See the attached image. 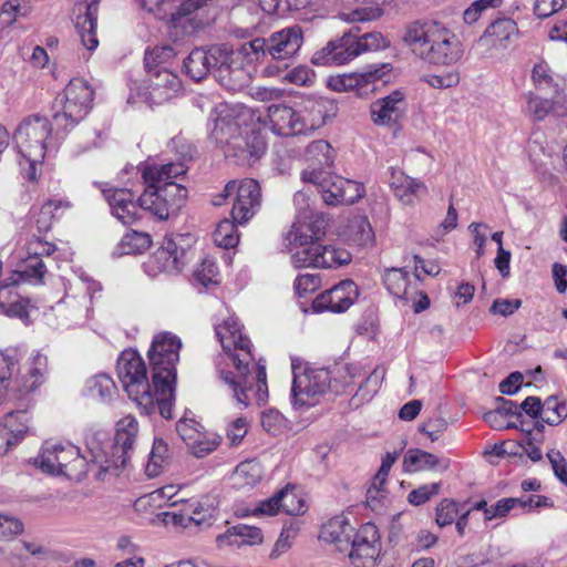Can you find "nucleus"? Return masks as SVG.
I'll return each mask as SVG.
<instances>
[{
    "instance_id": "f257e3e1",
    "label": "nucleus",
    "mask_w": 567,
    "mask_h": 567,
    "mask_svg": "<svg viewBox=\"0 0 567 567\" xmlns=\"http://www.w3.org/2000/svg\"><path fill=\"white\" fill-rule=\"evenodd\" d=\"M24 349L9 346L0 349V404L20 402L23 409L8 412L0 422V456L17 445L30 432L29 396L44 381L48 359L40 352H34L20 367Z\"/></svg>"
},
{
    "instance_id": "f03ea898",
    "label": "nucleus",
    "mask_w": 567,
    "mask_h": 567,
    "mask_svg": "<svg viewBox=\"0 0 567 567\" xmlns=\"http://www.w3.org/2000/svg\"><path fill=\"white\" fill-rule=\"evenodd\" d=\"M224 355L236 369L234 372L216 363L220 380L229 388L238 404L247 408L261 405L268 400V385L266 365L256 362L252 354V344L241 331L238 321L230 317L215 327Z\"/></svg>"
},
{
    "instance_id": "7ed1b4c3",
    "label": "nucleus",
    "mask_w": 567,
    "mask_h": 567,
    "mask_svg": "<svg viewBox=\"0 0 567 567\" xmlns=\"http://www.w3.org/2000/svg\"><path fill=\"white\" fill-rule=\"evenodd\" d=\"M249 120L250 110L228 103H218L208 120L210 137L223 145L227 157L243 165L255 163L267 148L260 132L248 125Z\"/></svg>"
},
{
    "instance_id": "20e7f679",
    "label": "nucleus",
    "mask_w": 567,
    "mask_h": 567,
    "mask_svg": "<svg viewBox=\"0 0 567 567\" xmlns=\"http://www.w3.org/2000/svg\"><path fill=\"white\" fill-rule=\"evenodd\" d=\"M186 169L181 162L146 164L142 171L145 190L138 197L141 209L158 220H167L177 215L186 203L187 189L175 179L185 174Z\"/></svg>"
},
{
    "instance_id": "39448f33",
    "label": "nucleus",
    "mask_w": 567,
    "mask_h": 567,
    "mask_svg": "<svg viewBox=\"0 0 567 567\" xmlns=\"http://www.w3.org/2000/svg\"><path fill=\"white\" fill-rule=\"evenodd\" d=\"M403 42L414 56L436 66L458 63L465 48L457 34L439 21H415L409 24Z\"/></svg>"
},
{
    "instance_id": "423d86ee",
    "label": "nucleus",
    "mask_w": 567,
    "mask_h": 567,
    "mask_svg": "<svg viewBox=\"0 0 567 567\" xmlns=\"http://www.w3.org/2000/svg\"><path fill=\"white\" fill-rule=\"evenodd\" d=\"M181 348L182 341L176 334L163 331L154 336L147 352L158 412L167 420L172 419L175 402L176 363L179 360Z\"/></svg>"
},
{
    "instance_id": "0eeeda50",
    "label": "nucleus",
    "mask_w": 567,
    "mask_h": 567,
    "mask_svg": "<svg viewBox=\"0 0 567 567\" xmlns=\"http://www.w3.org/2000/svg\"><path fill=\"white\" fill-rule=\"evenodd\" d=\"M13 144L19 154L21 174L29 182L37 181L47 152L58 148L50 121L39 114L20 121L13 133Z\"/></svg>"
},
{
    "instance_id": "6e6552de",
    "label": "nucleus",
    "mask_w": 567,
    "mask_h": 567,
    "mask_svg": "<svg viewBox=\"0 0 567 567\" xmlns=\"http://www.w3.org/2000/svg\"><path fill=\"white\" fill-rule=\"evenodd\" d=\"M266 41L256 38L241 44L236 50L227 44L213 45L215 58V78L230 91H239L251 79L252 64L259 54H265Z\"/></svg>"
},
{
    "instance_id": "1a4fd4ad",
    "label": "nucleus",
    "mask_w": 567,
    "mask_h": 567,
    "mask_svg": "<svg viewBox=\"0 0 567 567\" xmlns=\"http://www.w3.org/2000/svg\"><path fill=\"white\" fill-rule=\"evenodd\" d=\"M116 371L128 398L142 413L152 414L158 409L156 389L150 384L145 362L135 350L127 349L120 354Z\"/></svg>"
},
{
    "instance_id": "9d476101",
    "label": "nucleus",
    "mask_w": 567,
    "mask_h": 567,
    "mask_svg": "<svg viewBox=\"0 0 567 567\" xmlns=\"http://www.w3.org/2000/svg\"><path fill=\"white\" fill-rule=\"evenodd\" d=\"M138 433V423L135 416L128 414L116 423V432L113 441L102 443L101 446L90 445L93 464H99L97 477L126 465L131 457L133 446Z\"/></svg>"
},
{
    "instance_id": "9b49d317",
    "label": "nucleus",
    "mask_w": 567,
    "mask_h": 567,
    "mask_svg": "<svg viewBox=\"0 0 567 567\" xmlns=\"http://www.w3.org/2000/svg\"><path fill=\"white\" fill-rule=\"evenodd\" d=\"M34 465L43 473L80 481L94 464L92 461L90 464L71 443L45 442L34 458Z\"/></svg>"
},
{
    "instance_id": "f8f14e48",
    "label": "nucleus",
    "mask_w": 567,
    "mask_h": 567,
    "mask_svg": "<svg viewBox=\"0 0 567 567\" xmlns=\"http://www.w3.org/2000/svg\"><path fill=\"white\" fill-rule=\"evenodd\" d=\"M94 90L83 79H72L54 102L53 121L64 130L79 124L92 109Z\"/></svg>"
},
{
    "instance_id": "ddd939ff",
    "label": "nucleus",
    "mask_w": 567,
    "mask_h": 567,
    "mask_svg": "<svg viewBox=\"0 0 567 567\" xmlns=\"http://www.w3.org/2000/svg\"><path fill=\"white\" fill-rule=\"evenodd\" d=\"M227 198H231V217L237 224L247 223L259 209L261 203L260 186L257 181L246 178L229 181L224 190L216 195L212 203L221 206Z\"/></svg>"
},
{
    "instance_id": "4468645a",
    "label": "nucleus",
    "mask_w": 567,
    "mask_h": 567,
    "mask_svg": "<svg viewBox=\"0 0 567 567\" xmlns=\"http://www.w3.org/2000/svg\"><path fill=\"white\" fill-rule=\"evenodd\" d=\"M189 245V235L166 237L162 246L143 264L145 274L151 278L162 274H178L187 262V247Z\"/></svg>"
},
{
    "instance_id": "2eb2a0df",
    "label": "nucleus",
    "mask_w": 567,
    "mask_h": 567,
    "mask_svg": "<svg viewBox=\"0 0 567 567\" xmlns=\"http://www.w3.org/2000/svg\"><path fill=\"white\" fill-rule=\"evenodd\" d=\"M331 386V373L324 368H305L302 371L293 367L292 403L296 408L312 406L317 398L324 394Z\"/></svg>"
},
{
    "instance_id": "dca6fc26",
    "label": "nucleus",
    "mask_w": 567,
    "mask_h": 567,
    "mask_svg": "<svg viewBox=\"0 0 567 567\" xmlns=\"http://www.w3.org/2000/svg\"><path fill=\"white\" fill-rule=\"evenodd\" d=\"M87 291H99L100 286L95 281H89ZM58 319L56 328L69 329L86 326L93 317L92 296L90 292L80 297L66 295L54 307Z\"/></svg>"
},
{
    "instance_id": "f3484780",
    "label": "nucleus",
    "mask_w": 567,
    "mask_h": 567,
    "mask_svg": "<svg viewBox=\"0 0 567 567\" xmlns=\"http://www.w3.org/2000/svg\"><path fill=\"white\" fill-rule=\"evenodd\" d=\"M55 250L52 243L41 237L33 236L24 246V254L21 257L19 268L14 271V284L27 282L31 285L43 284L47 267L42 261V256H50Z\"/></svg>"
},
{
    "instance_id": "a211bd4d",
    "label": "nucleus",
    "mask_w": 567,
    "mask_h": 567,
    "mask_svg": "<svg viewBox=\"0 0 567 567\" xmlns=\"http://www.w3.org/2000/svg\"><path fill=\"white\" fill-rule=\"evenodd\" d=\"M182 90L178 75L168 68L147 70V81L137 87L136 96L150 106L161 105L176 97Z\"/></svg>"
},
{
    "instance_id": "6ab92c4d",
    "label": "nucleus",
    "mask_w": 567,
    "mask_h": 567,
    "mask_svg": "<svg viewBox=\"0 0 567 567\" xmlns=\"http://www.w3.org/2000/svg\"><path fill=\"white\" fill-rule=\"evenodd\" d=\"M349 558L360 567H365L374 561L380 553V534L372 523L362 525L351 538Z\"/></svg>"
},
{
    "instance_id": "aec40b11",
    "label": "nucleus",
    "mask_w": 567,
    "mask_h": 567,
    "mask_svg": "<svg viewBox=\"0 0 567 567\" xmlns=\"http://www.w3.org/2000/svg\"><path fill=\"white\" fill-rule=\"evenodd\" d=\"M406 107L405 93L401 90H394L389 95L371 103V121L378 126L392 127L402 118Z\"/></svg>"
},
{
    "instance_id": "412c9836",
    "label": "nucleus",
    "mask_w": 567,
    "mask_h": 567,
    "mask_svg": "<svg viewBox=\"0 0 567 567\" xmlns=\"http://www.w3.org/2000/svg\"><path fill=\"white\" fill-rule=\"evenodd\" d=\"M99 0H79L73 8L74 25L83 47L93 51L99 45L96 37Z\"/></svg>"
},
{
    "instance_id": "4be33fe9",
    "label": "nucleus",
    "mask_w": 567,
    "mask_h": 567,
    "mask_svg": "<svg viewBox=\"0 0 567 567\" xmlns=\"http://www.w3.org/2000/svg\"><path fill=\"white\" fill-rule=\"evenodd\" d=\"M358 298V287L352 280H343L320 293L312 302L315 312H343Z\"/></svg>"
},
{
    "instance_id": "5701e85b",
    "label": "nucleus",
    "mask_w": 567,
    "mask_h": 567,
    "mask_svg": "<svg viewBox=\"0 0 567 567\" xmlns=\"http://www.w3.org/2000/svg\"><path fill=\"white\" fill-rule=\"evenodd\" d=\"M213 2L214 0H179L176 11L171 17V37L177 41L194 33L200 25V21L194 14Z\"/></svg>"
},
{
    "instance_id": "b1692460",
    "label": "nucleus",
    "mask_w": 567,
    "mask_h": 567,
    "mask_svg": "<svg viewBox=\"0 0 567 567\" xmlns=\"http://www.w3.org/2000/svg\"><path fill=\"white\" fill-rule=\"evenodd\" d=\"M519 34L516 22L511 18L493 21L476 41L477 48L484 53L505 49Z\"/></svg>"
},
{
    "instance_id": "393cba45",
    "label": "nucleus",
    "mask_w": 567,
    "mask_h": 567,
    "mask_svg": "<svg viewBox=\"0 0 567 567\" xmlns=\"http://www.w3.org/2000/svg\"><path fill=\"white\" fill-rule=\"evenodd\" d=\"M327 226L328 221L322 214L296 216L287 239L291 245L306 246L324 236Z\"/></svg>"
},
{
    "instance_id": "a878e982",
    "label": "nucleus",
    "mask_w": 567,
    "mask_h": 567,
    "mask_svg": "<svg viewBox=\"0 0 567 567\" xmlns=\"http://www.w3.org/2000/svg\"><path fill=\"white\" fill-rule=\"evenodd\" d=\"M109 203L111 214L124 225H131L140 217V203L135 202L134 194L126 188L102 189Z\"/></svg>"
},
{
    "instance_id": "bb28decb",
    "label": "nucleus",
    "mask_w": 567,
    "mask_h": 567,
    "mask_svg": "<svg viewBox=\"0 0 567 567\" xmlns=\"http://www.w3.org/2000/svg\"><path fill=\"white\" fill-rule=\"evenodd\" d=\"M265 41V53L267 52L276 60H282L293 56L300 50L303 38L299 27H290L272 33Z\"/></svg>"
},
{
    "instance_id": "cd10ccee",
    "label": "nucleus",
    "mask_w": 567,
    "mask_h": 567,
    "mask_svg": "<svg viewBox=\"0 0 567 567\" xmlns=\"http://www.w3.org/2000/svg\"><path fill=\"white\" fill-rule=\"evenodd\" d=\"M389 185L394 196L405 206H413L420 197L427 193V187L423 182L393 167L390 168Z\"/></svg>"
},
{
    "instance_id": "c85d7f7f",
    "label": "nucleus",
    "mask_w": 567,
    "mask_h": 567,
    "mask_svg": "<svg viewBox=\"0 0 567 567\" xmlns=\"http://www.w3.org/2000/svg\"><path fill=\"white\" fill-rule=\"evenodd\" d=\"M271 131L277 135L303 134L300 113L284 104H272L267 109Z\"/></svg>"
},
{
    "instance_id": "c756f323",
    "label": "nucleus",
    "mask_w": 567,
    "mask_h": 567,
    "mask_svg": "<svg viewBox=\"0 0 567 567\" xmlns=\"http://www.w3.org/2000/svg\"><path fill=\"white\" fill-rule=\"evenodd\" d=\"M301 181L317 187L327 205H340L339 199H341L340 196L342 193L340 181H343V177L329 175L324 171H317L313 168L302 171Z\"/></svg>"
},
{
    "instance_id": "7c9ffc66",
    "label": "nucleus",
    "mask_w": 567,
    "mask_h": 567,
    "mask_svg": "<svg viewBox=\"0 0 567 567\" xmlns=\"http://www.w3.org/2000/svg\"><path fill=\"white\" fill-rule=\"evenodd\" d=\"M383 281L389 292L401 300H414L419 293L420 275H410L403 268L388 269Z\"/></svg>"
},
{
    "instance_id": "2f4dec72",
    "label": "nucleus",
    "mask_w": 567,
    "mask_h": 567,
    "mask_svg": "<svg viewBox=\"0 0 567 567\" xmlns=\"http://www.w3.org/2000/svg\"><path fill=\"white\" fill-rule=\"evenodd\" d=\"M377 80H379L378 71L343 73L329 76L327 79V86L334 92L355 91L358 95H363L374 90Z\"/></svg>"
},
{
    "instance_id": "473e14b6",
    "label": "nucleus",
    "mask_w": 567,
    "mask_h": 567,
    "mask_svg": "<svg viewBox=\"0 0 567 567\" xmlns=\"http://www.w3.org/2000/svg\"><path fill=\"white\" fill-rule=\"evenodd\" d=\"M349 37L346 33L337 39L331 40L326 47L313 53L311 62L315 65L321 66H339L344 65L352 61L349 51Z\"/></svg>"
},
{
    "instance_id": "72a5a7b5",
    "label": "nucleus",
    "mask_w": 567,
    "mask_h": 567,
    "mask_svg": "<svg viewBox=\"0 0 567 567\" xmlns=\"http://www.w3.org/2000/svg\"><path fill=\"white\" fill-rule=\"evenodd\" d=\"M404 468L406 472H445L450 467V460L433 453L413 449L404 455Z\"/></svg>"
},
{
    "instance_id": "f704fd0d",
    "label": "nucleus",
    "mask_w": 567,
    "mask_h": 567,
    "mask_svg": "<svg viewBox=\"0 0 567 567\" xmlns=\"http://www.w3.org/2000/svg\"><path fill=\"white\" fill-rule=\"evenodd\" d=\"M262 533L258 527L238 524L216 537L218 548L254 546L262 543Z\"/></svg>"
},
{
    "instance_id": "c9c22d12",
    "label": "nucleus",
    "mask_w": 567,
    "mask_h": 567,
    "mask_svg": "<svg viewBox=\"0 0 567 567\" xmlns=\"http://www.w3.org/2000/svg\"><path fill=\"white\" fill-rule=\"evenodd\" d=\"M354 528L349 520L342 516H334L321 527L319 538L322 542L332 544L340 551L349 548Z\"/></svg>"
},
{
    "instance_id": "e433bc0d",
    "label": "nucleus",
    "mask_w": 567,
    "mask_h": 567,
    "mask_svg": "<svg viewBox=\"0 0 567 567\" xmlns=\"http://www.w3.org/2000/svg\"><path fill=\"white\" fill-rule=\"evenodd\" d=\"M213 45L207 50L194 49L184 61L186 73L195 81L203 80L209 72L215 74Z\"/></svg>"
},
{
    "instance_id": "4c0bfd02",
    "label": "nucleus",
    "mask_w": 567,
    "mask_h": 567,
    "mask_svg": "<svg viewBox=\"0 0 567 567\" xmlns=\"http://www.w3.org/2000/svg\"><path fill=\"white\" fill-rule=\"evenodd\" d=\"M305 158L309 164L307 169L323 171L333 165L336 152L329 142L324 140H317L308 144Z\"/></svg>"
},
{
    "instance_id": "58836bf2",
    "label": "nucleus",
    "mask_w": 567,
    "mask_h": 567,
    "mask_svg": "<svg viewBox=\"0 0 567 567\" xmlns=\"http://www.w3.org/2000/svg\"><path fill=\"white\" fill-rule=\"evenodd\" d=\"M69 203L61 199H48L39 208L32 210V219L40 233H47L51 229L55 219H58Z\"/></svg>"
},
{
    "instance_id": "ea45409f",
    "label": "nucleus",
    "mask_w": 567,
    "mask_h": 567,
    "mask_svg": "<svg viewBox=\"0 0 567 567\" xmlns=\"http://www.w3.org/2000/svg\"><path fill=\"white\" fill-rule=\"evenodd\" d=\"M346 35L349 37L348 47L352 60L365 52L378 51L389 47V41L380 32H369L360 37L348 32Z\"/></svg>"
},
{
    "instance_id": "a19ab883",
    "label": "nucleus",
    "mask_w": 567,
    "mask_h": 567,
    "mask_svg": "<svg viewBox=\"0 0 567 567\" xmlns=\"http://www.w3.org/2000/svg\"><path fill=\"white\" fill-rule=\"evenodd\" d=\"M116 385L113 379L105 373H97L85 382L84 393L87 398L102 403L110 402L116 394Z\"/></svg>"
},
{
    "instance_id": "79ce46f5",
    "label": "nucleus",
    "mask_w": 567,
    "mask_h": 567,
    "mask_svg": "<svg viewBox=\"0 0 567 567\" xmlns=\"http://www.w3.org/2000/svg\"><path fill=\"white\" fill-rule=\"evenodd\" d=\"M532 79L535 87L553 97L558 96L560 92L559 79L550 70L548 64L544 61L534 65L532 71Z\"/></svg>"
},
{
    "instance_id": "37998d69",
    "label": "nucleus",
    "mask_w": 567,
    "mask_h": 567,
    "mask_svg": "<svg viewBox=\"0 0 567 567\" xmlns=\"http://www.w3.org/2000/svg\"><path fill=\"white\" fill-rule=\"evenodd\" d=\"M262 477V468L259 462L248 460L241 462L231 475L233 485L236 488L254 487Z\"/></svg>"
},
{
    "instance_id": "c03bdc74",
    "label": "nucleus",
    "mask_w": 567,
    "mask_h": 567,
    "mask_svg": "<svg viewBox=\"0 0 567 567\" xmlns=\"http://www.w3.org/2000/svg\"><path fill=\"white\" fill-rule=\"evenodd\" d=\"M317 255L318 268H338L351 261L348 250L333 245L317 244Z\"/></svg>"
},
{
    "instance_id": "a18cd8bd",
    "label": "nucleus",
    "mask_w": 567,
    "mask_h": 567,
    "mask_svg": "<svg viewBox=\"0 0 567 567\" xmlns=\"http://www.w3.org/2000/svg\"><path fill=\"white\" fill-rule=\"evenodd\" d=\"M177 485H166L157 488L146 495L136 499L134 507L136 511L145 509L147 506L162 507L164 505L171 506V503L178 493Z\"/></svg>"
},
{
    "instance_id": "49530a36",
    "label": "nucleus",
    "mask_w": 567,
    "mask_h": 567,
    "mask_svg": "<svg viewBox=\"0 0 567 567\" xmlns=\"http://www.w3.org/2000/svg\"><path fill=\"white\" fill-rule=\"evenodd\" d=\"M152 244L151 236L147 233L128 231L116 246L117 255L142 254L150 248Z\"/></svg>"
},
{
    "instance_id": "de8ad7c7",
    "label": "nucleus",
    "mask_w": 567,
    "mask_h": 567,
    "mask_svg": "<svg viewBox=\"0 0 567 567\" xmlns=\"http://www.w3.org/2000/svg\"><path fill=\"white\" fill-rule=\"evenodd\" d=\"M384 379V370L375 368L360 384L353 400L357 404L370 401L379 391Z\"/></svg>"
},
{
    "instance_id": "09e8293b",
    "label": "nucleus",
    "mask_w": 567,
    "mask_h": 567,
    "mask_svg": "<svg viewBox=\"0 0 567 567\" xmlns=\"http://www.w3.org/2000/svg\"><path fill=\"white\" fill-rule=\"evenodd\" d=\"M31 11L30 0H8L0 11V23L9 27L18 19L27 17Z\"/></svg>"
},
{
    "instance_id": "8fccbe9b",
    "label": "nucleus",
    "mask_w": 567,
    "mask_h": 567,
    "mask_svg": "<svg viewBox=\"0 0 567 567\" xmlns=\"http://www.w3.org/2000/svg\"><path fill=\"white\" fill-rule=\"evenodd\" d=\"M214 243L221 248H234L239 241V235L236 229V221L224 219L213 233Z\"/></svg>"
},
{
    "instance_id": "3c124183",
    "label": "nucleus",
    "mask_w": 567,
    "mask_h": 567,
    "mask_svg": "<svg viewBox=\"0 0 567 567\" xmlns=\"http://www.w3.org/2000/svg\"><path fill=\"white\" fill-rule=\"evenodd\" d=\"M300 113V121L303 126V134L315 131L324 124L322 105L318 102H310L303 106Z\"/></svg>"
},
{
    "instance_id": "603ef678",
    "label": "nucleus",
    "mask_w": 567,
    "mask_h": 567,
    "mask_svg": "<svg viewBox=\"0 0 567 567\" xmlns=\"http://www.w3.org/2000/svg\"><path fill=\"white\" fill-rule=\"evenodd\" d=\"M299 529L300 526L298 522L286 524L269 554V558L275 560L282 554L287 553L291 548L292 542L297 537Z\"/></svg>"
},
{
    "instance_id": "864d4df0",
    "label": "nucleus",
    "mask_w": 567,
    "mask_h": 567,
    "mask_svg": "<svg viewBox=\"0 0 567 567\" xmlns=\"http://www.w3.org/2000/svg\"><path fill=\"white\" fill-rule=\"evenodd\" d=\"M175 50L169 45L155 47L147 50L144 62L146 70H161L175 58Z\"/></svg>"
},
{
    "instance_id": "5fc2aeb1",
    "label": "nucleus",
    "mask_w": 567,
    "mask_h": 567,
    "mask_svg": "<svg viewBox=\"0 0 567 567\" xmlns=\"http://www.w3.org/2000/svg\"><path fill=\"white\" fill-rule=\"evenodd\" d=\"M465 509V504L455 502L454 499L444 498L436 507L435 522L440 527H445L455 522V519Z\"/></svg>"
},
{
    "instance_id": "6e6d98bb",
    "label": "nucleus",
    "mask_w": 567,
    "mask_h": 567,
    "mask_svg": "<svg viewBox=\"0 0 567 567\" xmlns=\"http://www.w3.org/2000/svg\"><path fill=\"white\" fill-rule=\"evenodd\" d=\"M526 113L535 121H543L551 111H554L555 105L560 103V101L543 99L533 93H528L526 95Z\"/></svg>"
},
{
    "instance_id": "4d7b16f0",
    "label": "nucleus",
    "mask_w": 567,
    "mask_h": 567,
    "mask_svg": "<svg viewBox=\"0 0 567 567\" xmlns=\"http://www.w3.org/2000/svg\"><path fill=\"white\" fill-rule=\"evenodd\" d=\"M295 249L291 252V264L295 268L315 267L317 265V244L312 243L306 246L293 245Z\"/></svg>"
},
{
    "instance_id": "13d9d810",
    "label": "nucleus",
    "mask_w": 567,
    "mask_h": 567,
    "mask_svg": "<svg viewBox=\"0 0 567 567\" xmlns=\"http://www.w3.org/2000/svg\"><path fill=\"white\" fill-rule=\"evenodd\" d=\"M381 16L382 9L375 4L359 6L341 13V18L350 23L374 21Z\"/></svg>"
},
{
    "instance_id": "bf43d9fd",
    "label": "nucleus",
    "mask_w": 567,
    "mask_h": 567,
    "mask_svg": "<svg viewBox=\"0 0 567 567\" xmlns=\"http://www.w3.org/2000/svg\"><path fill=\"white\" fill-rule=\"evenodd\" d=\"M24 532V525L17 516L0 513V542H12Z\"/></svg>"
},
{
    "instance_id": "052dcab7",
    "label": "nucleus",
    "mask_w": 567,
    "mask_h": 567,
    "mask_svg": "<svg viewBox=\"0 0 567 567\" xmlns=\"http://www.w3.org/2000/svg\"><path fill=\"white\" fill-rule=\"evenodd\" d=\"M567 416V406L556 398H548L543 404L542 420L549 425L559 424Z\"/></svg>"
},
{
    "instance_id": "680f3d73",
    "label": "nucleus",
    "mask_w": 567,
    "mask_h": 567,
    "mask_svg": "<svg viewBox=\"0 0 567 567\" xmlns=\"http://www.w3.org/2000/svg\"><path fill=\"white\" fill-rule=\"evenodd\" d=\"M220 436L216 433L200 432V437L195 440L189 450L197 457H204L214 452L220 444Z\"/></svg>"
},
{
    "instance_id": "e2e57ef3",
    "label": "nucleus",
    "mask_w": 567,
    "mask_h": 567,
    "mask_svg": "<svg viewBox=\"0 0 567 567\" xmlns=\"http://www.w3.org/2000/svg\"><path fill=\"white\" fill-rule=\"evenodd\" d=\"M218 268L213 259L205 258L194 270V280L204 287L218 284Z\"/></svg>"
},
{
    "instance_id": "0e129e2a",
    "label": "nucleus",
    "mask_w": 567,
    "mask_h": 567,
    "mask_svg": "<svg viewBox=\"0 0 567 567\" xmlns=\"http://www.w3.org/2000/svg\"><path fill=\"white\" fill-rule=\"evenodd\" d=\"M524 497H508L502 498L496 504L485 508V519L492 520L497 517H504L507 513L516 507H520V504H525Z\"/></svg>"
},
{
    "instance_id": "69168bd1",
    "label": "nucleus",
    "mask_w": 567,
    "mask_h": 567,
    "mask_svg": "<svg viewBox=\"0 0 567 567\" xmlns=\"http://www.w3.org/2000/svg\"><path fill=\"white\" fill-rule=\"evenodd\" d=\"M281 511L288 515H300L306 511L305 502L290 488L279 491Z\"/></svg>"
},
{
    "instance_id": "338daca9",
    "label": "nucleus",
    "mask_w": 567,
    "mask_h": 567,
    "mask_svg": "<svg viewBox=\"0 0 567 567\" xmlns=\"http://www.w3.org/2000/svg\"><path fill=\"white\" fill-rule=\"evenodd\" d=\"M502 0H475L463 13V20L466 24L475 23L483 12L488 9H497L502 6Z\"/></svg>"
},
{
    "instance_id": "774afa93",
    "label": "nucleus",
    "mask_w": 567,
    "mask_h": 567,
    "mask_svg": "<svg viewBox=\"0 0 567 567\" xmlns=\"http://www.w3.org/2000/svg\"><path fill=\"white\" fill-rule=\"evenodd\" d=\"M202 425L194 419L183 417L176 424V431L181 439L189 447L190 444L200 437Z\"/></svg>"
}]
</instances>
